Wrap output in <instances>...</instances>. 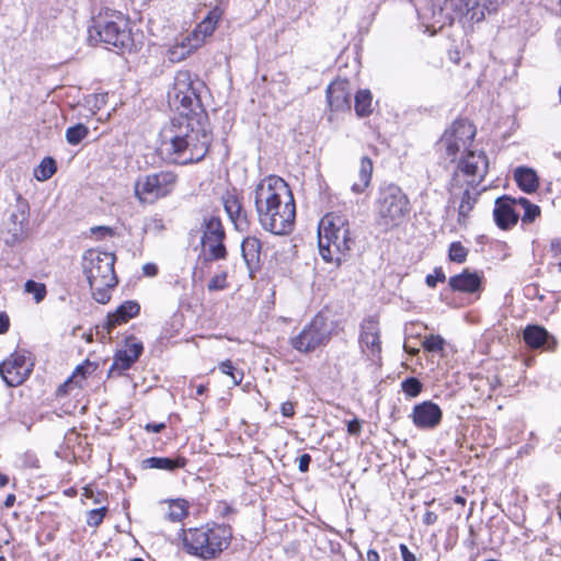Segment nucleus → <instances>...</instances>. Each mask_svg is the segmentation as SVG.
<instances>
[{
    "mask_svg": "<svg viewBox=\"0 0 561 561\" xmlns=\"http://www.w3.org/2000/svg\"><path fill=\"white\" fill-rule=\"evenodd\" d=\"M159 152L174 164L186 165L202 161L208 153L211 135L201 114L181 112L162 128Z\"/></svg>",
    "mask_w": 561,
    "mask_h": 561,
    "instance_id": "1",
    "label": "nucleus"
},
{
    "mask_svg": "<svg viewBox=\"0 0 561 561\" xmlns=\"http://www.w3.org/2000/svg\"><path fill=\"white\" fill-rule=\"evenodd\" d=\"M254 206L265 231L285 236L294 230L296 205L288 184L277 175L262 179L254 190Z\"/></svg>",
    "mask_w": 561,
    "mask_h": 561,
    "instance_id": "2",
    "label": "nucleus"
},
{
    "mask_svg": "<svg viewBox=\"0 0 561 561\" xmlns=\"http://www.w3.org/2000/svg\"><path fill=\"white\" fill-rule=\"evenodd\" d=\"M499 4L500 0H432L426 27L435 34L455 21L463 25L479 23L495 12Z\"/></svg>",
    "mask_w": 561,
    "mask_h": 561,
    "instance_id": "3",
    "label": "nucleus"
},
{
    "mask_svg": "<svg viewBox=\"0 0 561 561\" xmlns=\"http://www.w3.org/2000/svg\"><path fill=\"white\" fill-rule=\"evenodd\" d=\"M355 241L348 221L342 215L327 214L319 222V252L325 262L340 265L347 257Z\"/></svg>",
    "mask_w": 561,
    "mask_h": 561,
    "instance_id": "4",
    "label": "nucleus"
},
{
    "mask_svg": "<svg viewBox=\"0 0 561 561\" xmlns=\"http://www.w3.org/2000/svg\"><path fill=\"white\" fill-rule=\"evenodd\" d=\"M115 255L90 249L83 255V273L90 285L92 297L99 304H107L111 299V289L117 285L114 271Z\"/></svg>",
    "mask_w": 561,
    "mask_h": 561,
    "instance_id": "5",
    "label": "nucleus"
},
{
    "mask_svg": "<svg viewBox=\"0 0 561 561\" xmlns=\"http://www.w3.org/2000/svg\"><path fill=\"white\" fill-rule=\"evenodd\" d=\"M231 533L226 526L206 524L183 533L184 549L203 560L216 559L230 543Z\"/></svg>",
    "mask_w": 561,
    "mask_h": 561,
    "instance_id": "6",
    "label": "nucleus"
},
{
    "mask_svg": "<svg viewBox=\"0 0 561 561\" xmlns=\"http://www.w3.org/2000/svg\"><path fill=\"white\" fill-rule=\"evenodd\" d=\"M405 193L394 184L381 187L376 199L377 224L385 230L399 227L410 214Z\"/></svg>",
    "mask_w": 561,
    "mask_h": 561,
    "instance_id": "7",
    "label": "nucleus"
},
{
    "mask_svg": "<svg viewBox=\"0 0 561 561\" xmlns=\"http://www.w3.org/2000/svg\"><path fill=\"white\" fill-rule=\"evenodd\" d=\"M89 34L92 39L98 37L105 45L118 49L130 50L134 46L129 21L121 12L94 20L93 25L89 27Z\"/></svg>",
    "mask_w": 561,
    "mask_h": 561,
    "instance_id": "8",
    "label": "nucleus"
},
{
    "mask_svg": "<svg viewBox=\"0 0 561 561\" xmlns=\"http://www.w3.org/2000/svg\"><path fill=\"white\" fill-rule=\"evenodd\" d=\"M489 170V159L482 150H467L461 156L457 169L450 180V203L455 204L457 190L468 186H478Z\"/></svg>",
    "mask_w": 561,
    "mask_h": 561,
    "instance_id": "9",
    "label": "nucleus"
},
{
    "mask_svg": "<svg viewBox=\"0 0 561 561\" xmlns=\"http://www.w3.org/2000/svg\"><path fill=\"white\" fill-rule=\"evenodd\" d=\"M178 180L176 173L167 170L139 176L135 182V195L140 203L153 204L171 195L178 185Z\"/></svg>",
    "mask_w": 561,
    "mask_h": 561,
    "instance_id": "10",
    "label": "nucleus"
},
{
    "mask_svg": "<svg viewBox=\"0 0 561 561\" xmlns=\"http://www.w3.org/2000/svg\"><path fill=\"white\" fill-rule=\"evenodd\" d=\"M331 340V328L322 313H317L297 334L289 337V345L300 354H310L325 346Z\"/></svg>",
    "mask_w": 561,
    "mask_h": 561,
    "instance_id": "11",
    "label": "nucleus"
},
{
    "mask_svg": "<svg viewBox=\"0 0 561 561\" xmlns=\"http://www.w3.org/2000/svg\"><path fill=\"white\" fill-rule=\"evenodd\" d=\"M202 253L206 262L226 260L228 255L225 245L226 230L217 215H206L201 225Z\"/></svg>",
    "mask_w": 561,
    "mask_h": 561,
    "instance_id": "12",
    "label": "nucleus"
},
{
    "mask_svg": "<svg viewBox=\"0 0 561 561\" xmlns=\"http://www.w3.org/2000/svg\"><path fill=\"white\" fill-rule=\"evenodd\" d=\"M193 75L187 70H180L174 77L173 87L168 92L169 103L172 104L179 113L186 112L196 114L195 110L199 107L201 100L195 88Z\"/></svg>",
    "mask_w": 561,
    "mask_h": 561,
    "instance_id": "13",
    "label": "nucleus"
},
{
    "mask_svg": "<svg viewBox=\"0 0 561 561\" xmlns=\"http://www.w3.org/2000/svg\"><path fill=\"white\" fill-rule=\"evenodd\" d=\"M476 135V127L467 119H456L439 139L437 146L440 151L445 152L447 159L454 162L458 152L463 153L470 150Z\"/></svg>",
    "mask_w": 561,
    "mask_h": 561,
    "instance_id": "14",
    "label": "nucleus"
},
{
    "mask_svg": "<svg viewBox=\"0 0 561 561\" xmlns=\"http://www.w3.org/2000/svg\"><path fill=\"white\" fill-rule=\"evenodd\" d=\"M33 363L24 353L14 352L0 363V375L8 387L22 385L31 375Z\"/></svg>",
    "mask_w": 561,
    "mask_h": 561,
    "instance_id": "15",
    "label": "nucleus"
},
{
    "mask_svg": "<svg viewBox=\"0 0 561 561\" xmlns=\"http://www.w3.org/2000/svg\"><path fill=\"white\" fill-rule=\"evenodd\" d=\"M144 351L141 342L136 341L134 336L126 340V348L118 350L113 358V363L110 367V375H123L124 371L128 370L135 362L140 357Z\"/></svg>",
    "mask_w": 561,
    "mask_h": 561,
    "instance_id": "16",
    "label": "nucleus"
},
{
    "mask_svg": "<svg viewBox=\"0 0 561 561\" xmlns=\"http://www.w3.org/2000/svg\"><path fill=\"white\" fill-rule=\"evenodd\" d=\"M410 416L417 428L434 430L442 422L443 411L438 404L427 400L415 404Z\"/></svg>",
    "mask_w": 561,
    "mask_h": 561,
    "instance_id": "17",
    "label": "nucleus"
},
{
    "mask_svg": "<svg viewBox=\"0 0 561 561\" xmlns=\"http://www.w3.org/2000/svg\"><path fill=\"white\" fill-rule=\"evenodd\" d=\"M221 203L230 221L238 231H247L250 228V219L243 207L241 198L236 192L227 191L221 196Z\"/></svg>",
    "mask_w": 561,
    "mask_h": 561,
    "instance_id": "18",
    "label": "nucleus"
},
{
    "mask_svg": "<svg viewBox=\"0 0 561 561\" xmlns=\"http://www.w3.org/2000/svg\"><path fill=\"white\" fill-rule=\"evenodd\" d=\"M7 233L10 236L7 239L8 243L20 242L28 229V206L25 203H19L15 209L10 214L5 224Z\"/></svg>",
    "mask_w": 561,
    "mask_h": 561,
    "instance_id": "19",
    "label": "nucleus"
},
{
    "mask_svg": "<svg viewBox=\"0 0 561 561\" xmlns=\"http://www.w3.org/2000/svg\"><path fill=\"white\" fill-rule=\"evenodd\" d=\"M523 339L525 344L533 350L553 352L558 345L557 339L546 328L538 324L527 325L523 331Z\"/></svg>",
    "mask_w": 561,
    "mask_h": 561,
    "instance_id": "20",
    "label": "nucleus"
},
{
    "mask_svg": "<svg viewBox=\"0 0 561 561\" xmlns=\"http://www.w3.org/2000/svg\"><path fill=\"white\" fill-rule=\"evenodd\" d=\"M515 204L516 199L507 195L496 198L493 216L495 224L501 229H510L517 224L519 215L513 208Z\"/></svg>",
    "mask_w": 561,
    "mask_h": 561,
    "instance_id": "21",
    "label": "nucleus"
},
{
    "mask_svg": "<svg viewBox=\"0 0 561 561\" xmlns=\"http://www.w3.org/2000/svg\"><path fill=\"white\" fill-rule=\"evenodd\" d=\"M327 101L332 111L351 108L350 83L345 80L334 81L327 88Z\"/></svg>",
    "mask_w": 561,
    "mask_h": 561,
    "instance_id": "22",
    "label": "nucleus"
},
{
    "mask_svg": "<svg viewBox=\"0 0 561 561\" xmlns=\"http://www.w3.org/2000/svg\"><path fill=\"white\" fill-rule=\"evenodd\" d=\"M140 312V306L135 300H126L113 313H108L104 329L110 333L114 328L128 322Z\"/></svg>",
    "mask_w": 561,
    "mask_h": 561,
    "instance_id": "23",
    "label": "nucleus"
},
{
    "mask_svg": "<svg viewBox=\"0 0 561 561\" xmlns=\"http://www.w3.org/2000/svg\"><path fill=\"white\" fill-rule=\"evenodd\" d=\"M477 186H468L463 184L462 188H458L460 192V199L458 205V217L457 221L460 226L466 227L469 221L470 213L472 211L480 192L476 190ZM458 199V196L456 197ZM457 201H455L456 203Z\"/></svg>",
    "mask_w": 561,
    "mask_h": 561,
    "instance_id": "24",
    "label": "nucleus"
},
{
    "mask_svg": "<svg viewBox=\"0 0 561 561\" xmlns=\"http://www.w3.org/2000/svg\"><path fill=\"white\" fill-rule=\"evenodd\" d=\"M362 347H366L373 354L380 352V336L378 322L374 318L364 320L359 336Z\"/></svg>",
    "mask_w": 561,
    "mask_h": 561,
    "instance_id": "25",
    "label": "nucleus"
},
{
    "mask_svg": "<svg viewBox=\"0 0 561 561\" xmlns=\"http://www.w3.org/2000/svg\"><path fill=\"white\" fill-rule=\"evenodd\" d=\"M449 286L455 291L471 294L480 289L481 277L476 272L465 270L462 273L449 278Z\"/></svg>",
    "mask_w": 561,
    "mask_h": 561,
    "instance_id": "26",
    "label": "nucleus"
},
{
    "mask_svg": "<svg viewBox=\"0 0 561 561\" xmlns=\"http://www.w3.org/2000/svg\"><path fill=\"white\" fill-rule=\"evenodd\" d=\"M262 243L256 237H247L241 243L242 257L250 272L259 267Z\"/></svg>",
    "mask_w": 561,
    "mask_h": 561,
    "instance_id": "27",
    "label": "nucleus"
},
{
    "mask_svg": "<svg viewBox=\"0 0 561 561\" xmlns=\"http://www.w3.org/2000/svg\"><path fill=\"white\" fill-rule=\"evenodd\" d=\"M187 465V459L183 456L175 458L169 457H149L142 460V468L145 469H159L165 471H174L175 469L184 468Z\"/></svg>",
    "mask_w": 561,
    "mask_h": 561,
    "instance_id": "28",
    "label": "nucleus"
},
{
    "mask_svg": "<svg viewBox=\"0 0 561 561\" xmlns=\"http://www.w3.org/2000/svg\"><path fill=\"white\" fill-rule=\"evenodd\" d=\"M201 46L199 39H191L190 35L184 37L181 42H176L168 49L169 60L172 62H180L188 57Z\"/></svg>",
    "mask_w": 561,
    "mask_h": 561,
    "instance_id": "29",
    "label": "nucleus"
},
{
    "mask_svg": "<svg viewBox=\"0 0 561 561\" xmlns=\"http://www.w3.org/2000/svg\"><path fill=\"white\" fill-rule=\"evenodd\" d=\"M219 19L220 12L217 9L210 11L190 34L191 39H199L202 45L205 38L214 33Z\"/></svg>",
    "mask_w": 561,
    "mask_h": 561,
    "instance_id": "30",
    "label": "nucleus"
},
{
    "mask_svg": "<svg viewBox=\"0 0 561 561\" xmlns=\"http://www.w3.org/2000/svg\"><path fill=\"white\" fill-rule=\"evenodd\" d=\"M514 179L518 187L525 193H534L539 186L536 172L526 167H519L514 171Z\"/></svg>",
    "mask_w": 561,
    "mask_h": 561,
    "instance_id": "31",
    "label": "nucleus"
},
{
    "mask_svg": "<svg viewBox=\"0 0 561 561\" xmlns=\"http://www.w3.org/2000/svg\"><path fill=\"white\" fill-rule=\"evenodd\" d=\"M373 161L369 157L364 156L360 159L358 178L357 182H354L351 186L352 192L356 194L363 193L370 184L371 175H373Z\"/></svg>",
    "mask_w": 561,
    "mask_h": 561,
    "instance_id": "32",
    "label": "nucleus"
},
{
    "mask_svg": "<svg viewBox=\"0 0 561 561\" xmlns=\"http://www.w3.org/2000/svg\"><path fill=\"white\" fill-rule=\"evenodd\" d=\"M188 514V504L185 500L178 499L169 502L165 518L170 522H181Z\"/></svg>",
    "mask_w": 561,
    "mask_h": 561,
    "instance_id": "33",
    "label": "nucleus"
},
{
    "mask_svg": "<svg viewBox=\"0 0 561 561\" xmlns=\"http://www.w3.org/2000/svg\"><path fill=\"white\" fill-rule=\"evenodd\" d=\"M371 93L369 90H359L355 95V111L360 117L371 113Z\"/></svg>",
    "mask_w": 561,
    "mask_h": 561,
    "instance_id": "34",
    "label": "nucleus"
},
{
    "mask_svg": "<svg viewBox=\"0 0 561 561\" xmlns=\"http://www.w3.org/2000/svg\"><path fill=\"white\" fill-rule=\"evenodd\" d=\"M57 171V164L54 158H44L38 167L34 170V175L38 181L49 180Z\"/></svg>",
    "mask_w": 561,
    "mask_h": 561,
    "instance_id": "35",
    "label": "nucleus"
},
{
    "mask_svg": "<svg viewBox=\"0 0 561 561\" xmlns=\"http://www.w3.org/2000/svg\"><path fill=\"white\" fill-rule=\"evenodd\" d=\"M89 135V128L79 123L66 129V140L69 145H79Z\"/></svg>",
    "mask_w": 561,
    "mask_h": 561,
    "instance_id": "36",
    "label": "nucleus"
},
{
    "mask_svg": "<svg viewBox=\"0 0 561 561\" xmlns=\"http://www.w3.org/2000/svg\"><path fill=\"white\" fill-rule=\"evenodd\" d=\"M516 204H518L524 209V214L522 216V221L524 224H530L535 221V219L540 215L539 206L530 203L525 197L517 198Z\"/></svg>",
    "mask_w": 561,
    "mask_h": 561,
    "instance_id": "37",
    "label": "nucleus"
},
{
    "mask_svg": "<svg viewBox=\"0 0 561 561\" xmlns=\"http://www.w3.org/2000/svg\"><path fill=\"white\" fill-rule=\"evenodd\" d=\"M218 368L222 374L231 378L233 386L240 385L244 377L243 371L237 368L230 359L221 362Z\"/></svg>",
    "mask_w": 561,
    "mask_h": 561,
    "instance_id": "38",
    "label": "nucleus"
},
{
    "mask_svg": "<svg viewBox=\"0 0 561 561\" xmlns=\"http://www.w3.org/2000/svg\"><path fill=\"white\" fill-rule=\"evenodd\" d=\"M24 290L27 294H32L37 304L43 301L46 297L47 290L46 286L43 283H37L35 280L28 279L24 285Z\"/></svg>",
    "mask_w": 561,
    "mask_h": 561,
    "instance_id": "39",
    "label": "nucleus"
},
{
    "mask_svg": "<svg viewBox=\"0 0 561 561\" xmlns=\"http://www.w3.org/2000/svg\"><path fill=\"white\" fill-rule=\"evenodd\" d=\"M468 249L459 241L451 242L448 250V256L451 262L463 263L468 256Z\"/></svg>",
    "mask_w": 561,
    "mask_h": 561,
    "instance_id": "40",
    "label": "nucleus"
},
{
    "mask_svg": "<svg viewBox=\"0 0 561 561\" xmlns=\"http://www.w3.org/2000/svg\"><path fill=\"white\" fill-rule=\"evenodd\" d=\"M401 389L408 397L415 398L421 393L423 385L417 378L409 377L401 382Z\"/></svg>",
    "mask_w": 561,
    "mask_h": 561,
    "instance_id": "41",
    "label": "nucleus"
},
{
    "mask_svg": "<svg viewBox=\"0 0 561 561\" xmlns=\"http://www.w3.org/2000/svg\"><path fill=\"white\" fill-rule=\"evenodd\" d=\"M444 344L445 341L440 335H430L423 341V347L428 352H439L443 350Z\"/></svg>",
    "mask_w": 561,
    "mask_h": 561,
    "instance_id": "42",
    "label": "nucleus"
},
{
    "mask_svg": "<svg viewBox=\"0 0 561 561\" xmlns=\"http://www.w3.org/2000/svg\"><path fill=\"white\" fill-rule=\"evenodd\" d=\"M106 512L107 508L105 506L89 511L87 516V524L92 527L99 526L102 523Z\"/></svg>",
    "mask_w": 561,
    "mask_h": 561,
    "instance_id": "43",
    "label": "nucleus"
},
{
    "mask_svg": "<svg viewBox=\"0 0 561 561\" xmlns=\"http://www.w3.org/2000/svg\"><path fill=\"white\" fill-rule=\"evenodd\" d=\"M227 287V274L221 273L213 276L207 284L209 291L222 290Z\"/></svg>",
    "mask_w": 561,
    "mask_h": 561,
    "instance_id": "44",
    "label": "nucleus"
},
{
    "mask_svg": "<svg viewBox=\"0 0 561 561\" xmlns=\"http://www.w3.org/2000/svg\"><path fill=\"white\" fill-rule=\"evenodd\" d=\"M446 276L442 270V267H436L434 270V274H428L425 278V283L428 287H436L438 282H445Z\"/></svg>",
    "mask_w": 561,
    "mask_h": 561,
    "instance_id": "45",
    "label": "nucleus"
},
{
    "mask_svg": "<svg viewBox=\"0 0 561 561\" xmlns=\"http://www.w3.org/2000/svg\"><path fill=\"white\" fill-rule=\"evenodd\" d=\"M347 432L351 435H359L362 432V423L357 419H353L347 422Z\"/></svg>",
    "mask_w": 561,
    "mask_h": 561,
    "instance_id": "46",
    "label": "nucleus"
},
{
    "mask_svg": "<svg viewBox=\"0 0 561 561\" xmlns=\"http://www.w3.org/2000/svg\"><path fill=\"white\" fill-rule=\"evenodd\" d=\"M311 462V456L309 454H302L298 458V469L300 472H307Z\"/></svg>",
    "mask_w": 561,
    "mask_h": 561,
    "instance_id": "47",
    "label": "nucleus"
},
{
    "mask_svg": "<svg viewBox=\"0 0 561 561\" xmlns=\"http://www.w3.org/2000/svg\"><path fill=\"white\" fill-rule=\"evenodd\" d=\"M280 412L286 417H291L295 414L294 403L290 401L284 402L280 405Z\"/></svg>",
    "mask_w": 561,
    "mask_h": 561,
    "instance_id": "48",
    "label": "nucleus"
},
{
    "mask_svg": "<svg viewBox=\"0 0 561 561\" xmlns=\"http://www.w3.org/2000/svg\"><path fill=\"white\" fill-rule=\"evenodd\" d=\"M399 549L403 561H417L414 553H412L404 543H401Z\"/></svg>",
    "mask_w": 561,
    "mask_h": 561,
    "instance_id": "49",
    "label": "nucleus"
},
{
    "mask_svg": "<svg viewBox=\"0 0 561 561\" xmlns=\"http://www.w3.org/2000/svg\"><path fill=\"white\" fill-rule=\"evenodd\" d=\"M10 320L7 313L0 312V334L5 333L9 330Z\"/></svg>",
    "mask_w": 561,
    "mask_h": 561,
    "instance_id": "50",
    "label": "nucleus"
},
{
    "mask_svg": "<svg viewBox=\"0 0 561 561\" xmlns=\"http://www.w3.org/2000/svg\"><path fill=\"white\" fill-rule=\"evenodd\" d=\"M550 251L552 252L553 256L561 255V239L556 238L551 240Z\"/></svg>",
    "mask_w": 561,
    "mask_h": 561,
    "instance_id": "51",
    "label": "nucleus"
},
{
    "mask_svg": "<svg viewBox=\"0 0 561 561\" xmlns=\"http://www.w3.org/2000/svg\"><path fill=\"white\" fill-rule=\"evenodd\" d=\"M142 272L146 276L152 277L158 274V267L153 263H147L142 266Z\"/></svg>",
    "mask_w": 561,
    "mask_h": 561,
    "instance_id": "52",
    "label": "nucleus"
},
{
    "mask_svg": "<svg viewBox=\"0 0 561 561\" xmlns=\"http://www.w3.org/2000/svg\"><path fill=\"white\" fill-rule=\"evenodd\" d=\"M164 428V423H148L145 425V430L150 433H160Z\"/></svg>",
    "mask_w": 561,
    "mask_h": 561,
    "instance_id": "53",
    "label": "nucleus"
},
{
    "mask_svg": "<svg viewBox=\"0 0 561 561\" xmlns=\"http://www.w3.org/2000/svg\"><path fill=\"white\" fill-rule=\"evenodd\" d=\"M437 514L432 512V511H427L424 516H423V523L425 525H433L437 522Z\"/></svg>",
    "mask_w": 561,
    "mask_h": 561,
    "instance_id": "54",
    "label": "nucleus"
},
{
    "mask_svg": "<svg viewBox=\"0 0 561 561\" xmlns=\"http://www.w3.org/2000/svg\"><path fill=\"white\" fill-rule=\"evenodd\" d=\"M366 561H380L379 553L375 549H369L366 553Z\"/></svg>",
    "mask_w": 561,
    "mask_h": 561,
    "instance_id": "55",
    "label": "nucleus"
},
{
    "mask_svg": "<svg viewBox=\"0 0 561 561\" xmlns=\"http://www.w3.org/2000/svg\"><path fill=\"white\" fill-rule=\"evenodd\" d=\"M14 502H15V495L14 494H8L5 500H4V506L5 507H12L14 505Z\"/></svg>",
    "mask_w": 561,
    "mask_h": 561,
    "instance_id": "56",
    "label": "nucleus"
},
{
    "mask_svg": "<svg viewBox=\"0 0 561 561\" xmlns=\"http://www.w3.org/2000/svg\"><path fill=\"white\" fill-rule=\"evenodd\" d=\"M9 483V477L0 473V486H5Z\"/></svg>",
    "mask_w": 561,
    "mask_h": 561,
    "instance_id": "57",
    "label": "nucleus"
},
{
    "mask_svg": "<svg viewBox=\"0 0 561 561\" xmlns=\"http://www.w3.org/2000/svg\"><path fill=\"white\" fill-rule=\"evenodd\" d=\"M207 390L206 386L205 385H198L196 387V394L197 396H203L205 393V391Z\"/></svg>",
    "mask_w": 561,
    "mask_h": 561,
    "instance_id": "58",
    "label": "nucleus"
},
{
    "mask_svg": "<svg viewBox=\"0 0 561 561\" xmlns=\"http://www.w3.org/2000/svg\"><path fill=\"white\" fill-rule=\"evenodd\" d=\"M454 502L457 503V504L465 505L466 499L460 496V495H457V496H455Z\"/></svg>",
    "mask_w": 561,
    "mask_h": 561,
    "instance_id": "59",
    "label": "nucleus"
},
{
    "mask_svg": "<svg viewBox=\"0 0 561 561\" xmlns=\"http://www.w3.org/2000/svg\"><path fill=\"white\" fill-rule=\"evenodd\" d=\"M95 230L103 231V236L106 233H111V229L107 227H98V228L93 229V231H95Z\"/></svg>",
    "mask_w": 561,
    "mask_h": 561,
    "instance_id": "60",
    "label": "nucleus"
},
{
    "mask_svg": "<svg viewBox=\"0 0 561 561\" xmlns=\"http://www.w3.org/2000/svg\"><path fill=\"white\" fill-rule=\"evenodd\" d=\"M68 382H65L64 385H61L58 389V391H65V388L67 387Z\"/></svg>",
    "mask_w": 561,
    "mask_h": 561,
    "instance_id": "61",
    "label": "nucleus"
},
{
    "mask_svg": "<svg viewBox=\"0 0 561 561\" xmlns=\"http://www.w3.org/2000/svg\"><path fill=\"white\" fill-rule=\"evenodd\" d=\"M557 267H558V272L561 274V261L558 263Z\"/></svg>",
    "mask_w": 561,
    "mask_h": 561,
    "instance_id": "62",
    "label": "nucleus"
},
{
    "mask_svg": "<svg viewBox=\"0 0 561 561\" xmlns=\"http://www.w3.org/2000/svg\"><path fill=\"white\" fill-rule=\"evenodd\" d=\"M129 561H144V560H142V559H140V558H134V559H131V560H129Z\"/></svg>",
    "mask_w": 561,
    "mask_h": 561,
    "instance_id": "63",
    "label": "nucleus"
},
{
    "mask_svg": "<svg viewBox=\"0 0 561 561\" xmlns=\"http://www.w3.org/2000/svg\"><path fill=\"white\" fill-rule=\"evenodd\" d=\"M0 561H7V559L3 556H0Z\"/></svg>",
    "mask_w": 561,
    "mask_h": 561,
    "instance_id": "64",
    "label": "nucleus"
}]
</instances>
